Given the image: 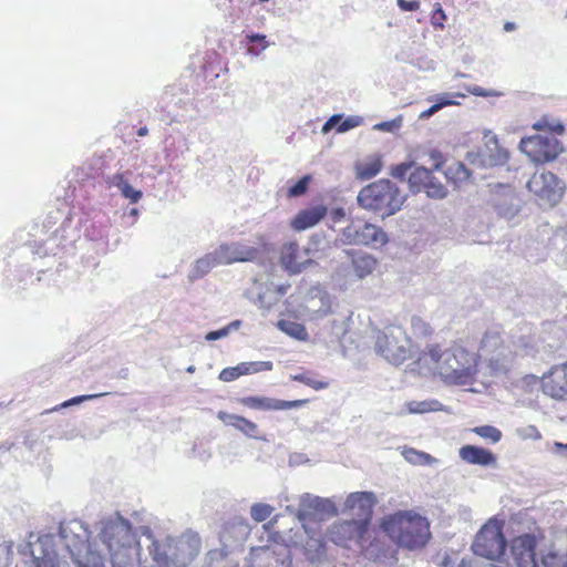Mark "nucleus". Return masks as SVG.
<instances>
[{
	"label": "nucleus",
	"instance_id": "6ab92c4d",
	"mask_svg": "<svg viewBox=\"0 0 567 567\" xmlns=\"http://www.w3.org/2000/svg\"><path fill=\"white\" fill-rule=\"evenodd\" d=\"M272 363L270 361L241 362L236 367L225 368L220 371L218 379L223 382H231L241 375L257 373L260 371H270Z\"/></svg>",
	"mask_w": 567,
	"mask_h": 567
},
{
	"label": "nucleus",
	"instance_id": "1a4fd4ad",
	"mask_svg": "<svg viewBox=\"0 0 567 567\" xmlns=\"http://www.w3.org/2000/svg\"><path fill=\"white\" fill-rule=\"evenodd\" d=\"M519 148L536 164L554 162L564 152L563 144L555 136L542 134L523 137Z\"/></svg>",
	"mask_w": 567,
	"mask_h": 567
},
{
	"label": "nucleus",
	"instance_id": "f3484780",
	"mask_svg": "<svg viewBox=\"0 0 567 567\" xmlns=\"http://www.w3.org/2000/svg\"><path fill=\"white\" fill-rule=\"evenodd\" d=\"M217 417L225 425L233 426L234 429H236L237 431H239L249 439L259 441L266 440L265 435L260 432L258 424L245 416L238 414H230L225 411H219L217 413Z\"/></svg>",
	"mask_w": 567,
	"mask_h": 567
},
{
	"label": "nucleus",
	"instance_id": "a18cd8bd",
	"mask_svg": "<svg viewBox=\"0 0 567 567\" xmlns=\"http://www.w3.org/2000/svg\"><path fill=\"white\" fill-rule=\"evenodd\" d=\"M342 120V115L336 114L332 115L322 126V132L328 133L330 132L336 125L340 124V121Z\"/></svg>",
	"mask_w": 567,
	"mask_h": 567
},
{
	"label": "nucleus",
	"instance_id": "473e14b6",
	"mask_svg": "<svg viewBox=\"0 0 567 567\" xmlns=\"http://www.w3.org/2000/svg\"><path fill=\"white\" fill-rule=\"evenodd\" d=\"M472 431L484 440L497 443L502 439V432L492 425H482L472 429Z\"/></svg>",
	"mask_w": 567,
	"mask_h": 567
},
{
	"label": "nucleus",
	"instance_id": "a211bd4d",
	"mask_svg": "<svg viewBox=\"0 0 567 567\" xmlns=\"http://www.w3.org/2000/svg\"><path fill=\"white\" fill-rule=\"evenodd\" d=\"M279 261L289 274H299L311 264L310 259L302 258L297 243H288L281 247Z\"/></svg>",
	"mask_w": 567,
	"mask_h": 567
},
{
	"label": "nucleus",
	"instance_id": "37998d69",
	"mask_svg": "<svg viewBox=\"0 0 567 567\" xmlns=\"http://www.w3.org/2000/svg\"><path fill=\"white\" fill-rule=\"evenodd\" d=\"M396 4L402 11L412 12L420 9V1L417 0H396Z\"/></svg>",
	"mask_w": 567,
	"mask_h": 567
},
{
	"label": "nucleus",
	"instance_id": "dca6fc26",
	"mask_svg": "<svg viewBox=\"0 0 567 567\" xmlns=\"http://www.w3.org/2000/svg\"><path fill=\"white\" fill-rule=\"evenodd\" d=\"M375 496L372 492H354L347 496L344 511H349L358 516V519H367V525L371 526V518Z\"/></svg>",
	"mask_w": 567,
	"mask_h": 567
},
{
	"label": "nucleus",
	"instance_id": "4468645a",
	"mask_svg": "<svg viewBox=\"0 0 567 567\" xmlns=\"http://www.w3.org/2000/svg\"><path fill=\"white\" fill-rule=\"evenodd\" d=\"M215 256H217L220 265L250 262L259 257V250L256 247L239 241H233L218 246L215 249Z\"/></svg>",
	"mask_w": 567,
	"mask_h": 567
},
{
	"label": "nucleus",
	"instance_id": "c85d7f7f",
	"mask_svg": "<svg viewBox=\"0 0 567 567\" xmlns=\"http://www.w3.org/2000/svg\"><path fill=\"white\" fill-rule=\"evenodd\" d=\"M402 455L408 462L414 465H429L434 461L430 454L417 451L413 447L404 449Z\"/></svg>",
	"mask_w": 567,
	"mask_h": 567
},
{
	"label": "nucleus",
	"instance_id": "c756f323",
	"mask_svg": "<svg viewBox=\"0 0 567 567\" xmlns=\"http://www.w3.org/2000/svg\"><path fill=\"white\" fill-rule=\"evenodd\" d=\"M291 380L300 382L316 391H320L329 386V381L316 379L310 372L293 374L291 375Z\"/></svg>",
	"mask_w": 567,
	"mask_h": 567
},
{
	"label": "nucleus",
	"instance_id": "13d9d810",
	"mask_svg": "<svg viewBox=\"0 0 567 567\" xmlns=\"http://www.w3.org/2000/svg\"><path fill=\"white\" fill-rule=\"evenodd\" d=\"M453 96H456V97H465V94H463V93H455Z\"/></svg>",
	"mask_w": 567,
	"mask_h": 567
},
{
	"label": "nucleus",
	"instance_id": "20e7f679",
	"mask_svg": "<svg viewBox=\"0 0 567 567\" xmlns=\"http://www.w3.org/2000/svg\"><path fill=\"white\" fill-rule=\"evenodd\" d=\"M372 533L367 519H349L333 523L326 536L333 544L344 548L355 545L361 549H368L373 544Z\"/></svg>",
	"mask_w": 567,
	"mask_h": 567
},
{
	"label": "nucleus",
	"instance_id": "9d476101",
	"mask_svg": "<svg viewBox=\"0 0 567 567\" xmlns=\"http://www.w3.org/2000/svg\"><path fill=\"white\" fill-rule=\"evenodd\" d=\"M433 172L424 166L414 167L408 177L409 187L413 193L424 192L430 198L443 199L447 189L433 176Z\"/></svg>",
	"mask_w": 567,
	"mask_h": 567
},
{
	"label": "nucleus",
	"instance_id": "bb28decb",
	"mask_svg": "<svg viewBox=\"0 0 567 567\" xmlns=\"http://www.w3.org/2000/svg\"><path fill=\"white\" fill-rule=\"evenodd\" d=\"M277 327L285 332L286 334L301 341H306L309 337L307 329L303 324L290 321V320H279L277 322Z\"/></svg>",
	"mask_w": 567,
	"mask_h": 567
},
{
	"label": "nucleus",
	"instance_id": "79ce46f5",
	"mask_svg": "<svg viewBox=\"0 0 567 567\" xmlns=\"http://www.w3.org/2000/svg\"><path fill=\"white\" fill-rule=\"evenodd\" d=\"M483 346L484 347H491V346H496V344H503V340L499 336L498 332H487L485 333L484 338H483Z\"/></svg>",
	"mask_w": 567,
	"mask_h": 567
},
{
	"label": "nucleus",
	"instance_id": "f03ea898",
	"mask_svg": "<svg viewBox=\"0 0 567 567\" xmlns=\"http://www.w3.org/2000/svg\"><path fill=\"white\" fill-rule=\"evenodd\" d=\"M404 196L399 187L389 179H379L364 186L358 195L361 207L391 216L401 209Z\"/></svg>",
	"mask_w": 567,
	"mask_h": 567
},
{
	"label": "nucleus",
	"instance_id": "4d7b16f0",
	"mask_svg": "<svg viewBox=\"0 0 567 567\" xmlns=\"http://www.w3.org/2000/svg\"><path fill=\"white\" fill-rule=\"evenodd\" d=\"M47 564H48V561H47V560H43L42 563L38 564V567H45V566H47Z\"/></svg>",
	"mask_w": 567,
	"mask_h": 567
},
{
	"label": "nucleus",
	"instance_id": "412c9836",
	"mask_svg": "<svg viewBox=\"0 0 567 567\" xmlns=\"http://www.w3.org/2000/svg\"><path fill=\"white\" fill-rule=\"evenodd\" d=\"M460 457L467 464L480 466H494L496 465V456L489 450L476 445H463L460 449Z\"/></svg>",
	"mask_w": 567,
	"mask_h": 567
},
{
	"label": "nucleus",
	"instance_id": "49530a36",
	"mask_svg": "<svg viewBox=\"0 0 567 567\" xmlns=\"http://www.w3.org/2000/svg\"><path fill=\"white\" fill-rule=\"evenodd\" d=\"M413 327L415 329H420L421 333H423L424 336H430L433 332L431 327L426 322L422 321L421 319L415 320L413 322Z\"/></svg>",
	"mask_w": 567,
	"mask_h": 567
},
{
	"label": "nucleus",
	"instance_id": "de8ad7c7",
	"mask_svg": "<svg viewBox=\"0 0 567 567\" xmlns=\"http://www.w3.org/2000/svg\"><path fill=\"white\" fill-rule=\"evenodd\" d=\"M227 333H228L227 328H223V329L216 330V331H210L206 334V340L214 341V340H217V339H220V338L227 336Z\"/></svg>",
	"mask_w": 567,
	"mask_h": 567
},
{
	"label": "nucleus",
	"instance_id": "f257e3e1",
	"mask_svg": "<svg viewBox=\"0 0 567 567\" xmlns=\"http://www.w3.org/2000/svg\"><path fill=\"white\" fill-rule=\"evenodd\" d=\"M380 527L399 548L410 551L423 549L432 538L429 519L414 509L384 516Z\"/></svg>",
	"mask_w": 567,
	"mask_h": 567
},
{
	"label": "nucleus",
	"instance_id": "c9c22d12",
	"mask_svg": "<svg viewBox=\"0 0 567 567\" xmlns=\"http://www.w3.org/2000/svg\"><path fill=\"white\" fill-rule=\"evenodd\" d=\"M447 20L446 13L442 6L437 2L434 4V10L431 16V23L435 29L443 30L444 23Z\"/></svg>",
	"mask_w": 567,
	"mask_h": 567
},
{
	"label": "nucleus",
	"instance_id": "393cba45",
	"mask_svg": "<svg viewBox=\"0 0 567 567\" xmlns=\"http://www.w3.org/2000/svg\"><path fill=\"white\" fill-rule=\"evenodd\" d=\"M449 353L450 351H443L440 344H431L420 354L417 363L427 367L433 365L440 372V367Z\"/></svg>",
	"mask_w": 567,
	"mask_h": 567
},
{
	"label": "nucleus",
	"instance_id": "a19ab883",
	"mask_svg": "<svg viewBox=\"0 0 567 567\" xmlns=\"http://www.w3.org/2000/svg\"><path fill=\"white\" fill-rule=\"evenodd\" d=\"M467 92L475 95V96H483V97H489V96H496L498 95L497 92L493 91V90H486L482 86H478V85H474V86H468L467 87Z\"/></svg>",
	"mask_w": 567,
	"mask_h": 567
},
{
	"label": "nucleus",
	"instance_id": "f704fd0d",
	"mask_svg": "<svg viewBox=\"0 0 567 567\" xmlns=\"http://www.w3.org/2000/svg\"><path fill=\"white\" fill-rule=\"evenodd\" d=\"M311 181L310 175H305L301 177L297 183H295L292 186H290L287 190V197L293 198L299 197L306 194L309 187V183Z\"/></svg>",
	"mask_w": 567,
	"mask_h": 567
},
{
	"label": "nucleus",
	"instance_id": "680f3d73",
	"mask_svg": "<svg viewBox=\"0 0 567 567\" xmlns=\"http://www.w3.org/2000/svg\"><path fill=\"white\" fill-rule=\"evenodd\" d=\"M565 446L567 447V444Z\"/></svg>",
	"mask_w": 567,
	"mask_h": 567
},
{
	"label": "nucleus",
	"instance_id": "5701e85b",
	"mask_svg": "<svg viewBox=\"0 0 567 567\" xmlns=\"http://www.w3.org/2000/svg\"><path fill=\"white\" fill-rule=\"evenodd\" d=\"M382 167V157L378 154H373L355 163V176L360 181H367L377 176L381 172Z\"/></svg>",
	"mask_w": 567,
	"mask_h": 567
},
{
	"label": "nucleus",
	"instance_id": "58836bf2",
	"mask_svg": "<svg viewBox=\"0 0 567 567\" xmlns=\"http://www.w3.org/2000/svg\"><path fill=\"white\" fill-rule=\"evenodd\" d=\"M79 567H104L103 558L100 555L90 553L86 555L85 560L78 561Z\"/></svg>",
	"mask_w": 567,
	"mask_h": 567
},
{
	"label": "nucleus",
	"instance_id": "6e6552de",
	"mask_svg": "<svg viewBox=\"0 0 567 567\" xmlns=\"http://www.w3.org/2000/svg\"><path fill=\"white\" fill-rule=\"evenodd\" d=\"M340 240L344 245L382 247L389 238L381 227L361 219H353L342 229Z\"/></svg>",
	"mask_w": 567,
	"mask_h": 567
},
{
	"label": "nucleus",
	"instance_id": "09e8293b",
	"mask_svg": "<svg viewBox=\"0 0 567 567\" xmlns=\"http://www.w3.org/2000/svg\"><path fill=\"white\" fill-rule=\"evenodd\" d=\"M97 395H81V396H75L73 399H71L70 401L68 402H64L62 404V406H68V405H71V404H78V403H81L85 400H90V399H93V398H96Z\"/></svg>",
	"mask_w": 567,
	"mask_h": 567
},
{
	"label": "nucleus",
	"instance_id": "ea45409f",
	"mask_svg": "<svg viewBox=\"0 0 567 567\" xmlns=\"http://www.w3.org/2000/svg\"><path fill=\"white\" fill-rule=\"evenodd\" d=\"M414 166L413 163H401L393 167L392 175L396 178L404 179L409 171Z\"/></svg>",
	"mask_w": 567,
	"mask_h": 567
},
{
	"label": "nucleus",
	"instance_id": "8fccbe9b",
	"mask_svg": "<svg viewBox=\"0 0 567 567\" xmlns=\"http://www.w3.org/2000/svg\"><path fill=\"white\" fill-rule=\"evenodd\" d=\"M265 39H266V35H264V34H249V35H247V40L250 43L264 42Z\"/></svg>",
	"mask_w": 567,
	"mask_h": 567
},
{
	"label": "nucleus",
	"instance_id": "b1692460",
	"mask_svg": "<svg viewBox=\"0 0 567 567\" xmlns=\"http://www.w3.org/2000/svg\"><path fill=\"white\" fill-rule=\"evenodd\" d=\"M442 172L444 173L447 182L453 184L455 187H461L471 178V172L467 167L463 163L456 161L445 165Z\"/></svg>",
	"mask_w": 567,
	"mask_h": 567
},
{
	"label": "nucleus",
	"instance_id": "423d86ee",
	"mask_svg": "<svg viewBox=\"0 0 567 567\" xmlns=\"http://www.w3.org/2000/svg\"><path fill=\"white\" fill-rule=\"evenodd\" d=\"M526 186L540 206L554 207L560 202L565 192L564 182L546 169L536 171Z\"/></svg>",
	"mask_w": 567,
	"mask_h": 567
},
{
	"label": "nucleus",
	"instance_id": "9b49d317",
	"mask_svg": "<svg viewBox=\"0 0 567 567\" xmlns=\"http://www.w3.org/2000/svg\"><path fill=\"white\" fill-rule=\"evenodd\" d=\"M375 350L389 362L399 365L410 358V350L400 344L393 329L380 331L375 338Z\"/></svg>",
	"mask_w": 567,
	"mask_h": 567
},
{
	"label": "nucleus",
	"instance_id": "cd10ccee",
	"mask_svg": "<svg viewBox=\"0 0 567 567\" xmlns=\"http://www.w3.org/2000/svg\"><path fill=\"white\" fill-rule=\"evenodd\" d=\"M533 128L540 132H547L555 135H563L565 126L560 122H554L548 116H543L533 124Z\"/></svg>",
	"mask_w": 567,
	"mask_h": 567
},
{
	"label": "nucleus",
	"instance_id": "39448f33",
	"mask_svg": "<svg viewBox=\"0 0 567 567\" xmlns=\"http://www.w3.org/2000/svg\"><path fill=\"white\" fill-rule=\"evenodd\" d=\"M475 355L461 346H455L450 350L447 357L440 367V374L458 384H465L476 373Z\"/></svg>",
	"mask_w": 567,
	"mask_h": 567
},
{
	"label": "nucleus",
	"instance_id": "f8f14e48",
	"mask_svg": "<svg viewBox=\"0 0 567 567\" xmlns=\"http://www.w3.org/2000/svg\"><path fill=\"white\" fill-rule=\"evenodd\" d=\"M542 537L540 533L523 534L512 539L511 553L518 567H537L536 547Z\"/></svg>",
	"mask_w": 567,
	"mask_h": 567
},
{
	"label": "nucleus",
	"instance_id": "5fc2aeb1",
	"mask_svg": "<svg viewBox=\"0 0 567 567\" xmlns=\"http://www.w3.org/2000/svg\"><path fill=\"white\" fill-rule=\"evenodd\" d=\"M276 520H277V516H276L274 519H271V520H269L268 523H266V524L264 525V528H265L266 530H269V529L274 526V524L276 523Z\"/></svg>",
	"mask_w": 567,
	"mask_h": 567
},
{
	"label": "nucleus",
	"instance_id": "2f4dec72",
	"mask_svg": "<svg viewBox=\"0 0 567 567\" xmlns=\"http://www.w3.org/2000/svg\"><path fill=\"white\" fill-rule=\"evenodd\" d=\"M272 513L274 507L266 503H255L250 507V516L257 523L265 522Z\"/></svg>",
	"mask_w": 567,
	"mask_h": 567
},
{
	"label": "nucleus",
	"instance_id": "72a5a7b5",
	"mask_svg": "<svg viewBox=\"0 0 567 567\" xmlns=\"http://www.w3.org/2000/svg\"><path fill=\"white\" fill-rule=\"evenodd\" d=\"M458 105V102L452 99V95L446 94L437 97V103L430 106L427 110L421 113V117H430L444 106Z\"/></svg>",
	"mask_w": 567,
	"mask_h": 567
},
{
	"label": "nucleus",
	"instance_id": "ddd939ff",
	"mask_svg": "<svg viewBox=\"0 0 567 567\" xmlns=\"http://www.w3.org/2000/svg\"><path fill=\"white\" fill-rule=\"evenodd\" d=\"M544 394L555 400L567 399V361L553 365L540 378Z\"/></svg>",
	"mask_w": 567,
	"mask_h": 567
},
{
	"label": "nucleus",
	"instance_id": "bf43d9fd",
	"mask_svg": "<svg viewBox=\"0 0 567 567\" xmlns=\"http://www.w3.org/2000/svg\"><path fill=\"white\" fill-rule=\"evenodd\" d=\"M506 159H507V153H505V152H504V153L502 154V161H503V162H505Z\"/></svg>",
	"mask_w": 567,
	"mask_h": 567
},
{
	"label": "nucleus",
	"instance_id": "6e6d98bb",
	"mask_svg": "<svg viewBox=\"0 0 567 567\" xmlns=\"http://www.w3.org/2000/svg\"><path fill=\"white\" fill-rule=\"evenodd\" d=\"M147 133H148V130L145 126L144 127H140L138 131H137V135L141 136V137L147 135Z\"/></svg>",
	"mask_w": 567,
	"mask_h": 567
},
{
	"label": "nucleus",
	"instance_id": "2eb2a0df",
	"mask_svg": "<svg viewBox=\"0 0 567 567\" xmlns=\"http://www.w3.org/2000/svg\"><path fill=\"white\" fill-rule=\"evenodd\" d=\"M238 403L245 408L251 410L261 411H281L301 408L309 403V399H298L292 401H286L280 399H274L268 396H243L239 398Z\"/></svg>",
	"mask_w": 567,
	"mask_h": 567
},
{
	"label": "nucleus",
	"instance_id": "7c9ffc66",
	"mask_svg": "<svg viewBox=\"0 0 567 567\" xmlns=\"http://www.w3.org/2000/svg\"><path fill=\"white\" fill-rule=\"evenodd\" d=\"M217 256H215V250L206 254L204 257L199 258L195 264V271L199 276L206 275L210 269L216 266H219Z\"/></svg>",
	"mask_w": 567,
	"mask_h": 567
},
{
	"label": "nucleus",
	"instance_id": "4c0bfd02",
	"mask_svg": "<svg viewBox=\"0 0 567 567\" xmlns=\"http://www.w3.org/2000/svg\"><path fill=\"white\" fill-rule=\"evenodd\" d=\"M362 120L359 116H349L343 121H340V124L337 127L338 133H344L351 128H354L361 124Z\"/></svg>",
	"mask_w": 567,
	"mask_h": 567
},
{
	"label": "nucleus",
	"instance_id": "c03bdc74",
	"mask_svg": "<svg viewBox=\"0 0 567 567\" xmlns=\"http://www.w3.org/2000/svg\"><path fill=\"white\" fill-rule=\"evenodd\" d=\"M406 406L410 413H425L430 411L429 404L426 402L411 401Z\"/></svg>",
	"mask_w": 567,
	"mask_h": 567
},
{
	"label": "nucleus",
	"instance_id": "603ef678",
	"mask_svg": "<svg viewBox=\"0 0 567 567\" xmlns=\"http://www.w3.org/2000/svg\"><path fill=\"white\" fill-rule=\"evenodd\" d=\"M529 431H530V435L535 439V440H539L542 437V434L540 432L537 430V427L535 426H529Z\"/></svg>",
	"mask_w": 567,
	"mask_h": 567
},
{
	"label": "nucleus",
	"instance_id": "4be33fe9",
	"mask_svg": "<svg viewBox=\"0 0 567 567\" xmlns=\"http://www.w3.org/2000/svg\"><path fill=\"white\" fill-rule=\"evenodd\" d=\"M346 254L351 260L355 277L359 279L370 276L378 266V260L367 252L350 249L346 250Z\"/></svg>",
	"mask_w": 567,
	"mask_h": 567
},
{
	"label": "nucleus",
	"instance_id": "a878e982",
	"mask_svg": "<svg viewBox=\"0 0 567 567\" xmlns=\"http://www.w3.org/2000/svg\"><path fill=\"white\" fill-rule=\"evenodd\" d=\"M111 185L118 188L122 196L128 198L131 203H137L142 198V192L134 189L121 173L112 176Z\"/></svg>",
	"mask_w": 567,
	"mask_h": 567
},
{
	"label": "nucleus",
	"instance_id": "7ed1b4c3",
	"mask_svg": "<svg viewBox=\"0 0 567 567\" xmlns=\"http://www.w3.org/2000/svg\"><path fill=\"white\" fill-rule=\"evenodd\" d=\"M152 559L159 567H187L198 554V544L193 545L189 540L154 539L148 547Z\"/></svg>",
	"mask_w": 567,
	"mask_h": 567
},
{
	"label": "nucleus",
	"instance_id": "0eeeda50",
	"mask_svg": "<svg viewBox=\"0 0 567 567\" xmlns=\"http://www.w3.org/2000/svg\"><path fill=\"white\" fill-rule=\"evenodd\" d=\"M506 545L503 523L489 519L476 534L472 550L475 555L496 560L505 553Z\"/></svg>",
	"mask_w": 567,
	"mask_h": 567
},
{
	"label": "nucleus",
	"instance_id": "864d4df0",
	"mask_svg": "<svg viewBox=\"0 0 567 567\" xmlns=\"http://www.w3.org/2000/svg\"><path fill=\"white\" fill-rule=\"evenodd\" d=\"M515 28H516V25L514 22H505L504 23V30L506 32L513 31V30H515Z\"/></svg>",
	"mask_w": 567,
	"mask_h": 567
},
{
	"label": "nucleus",
	"instance_id": "e433bc0d",
	"mask_svg": "<svg viewBox=\"0 0 567 567\" xmlns=\"http://www.w3.org/2000/svg\"><path fill=\"white\" fill-rule=\"evenodd\" d=\"M427 156L432 166L430 169L442 171L446 165V159L444 158V155L442 154V152L437 150L429 151Z\"/></svg>",
	"mask_w": 567,
	"mask_h": 567
},
{
	"label": "nucleus",
	"instance_id": "052dcab7",
	"mask_svg": "<svg viewBox=\"0 0 567 567\" xmlns=\"http://www.w3.org/2000/svg\"><path fill=\"white\" fill-rule=\"evenodd\" d=\"M320 548H321V551L324 553L326 551V547H324V544L323 543H320Z\"/></svg>",
	"mask_w": 567,
	"mask_h": 567
},
{
	"label": "nucleus",
	"instance_id": "3c124183",
	"mask_svg": "<svg viewBox=\"0 0 567 567\" xmlns=\"http://www.w3.org/2000/svg\"><path fill=\"white\" fill-rule=\"evenodd\" d=\"M485 567H513V566L509 565L508 563L497 560L496 563H489V564L485 565Z\"/></svg>",
	"mask_w": 567,
	"mask_h": 567
},
{
	"label": "nucleus",
	"instance_id": "aec40b11",
	"mask_svg": "<svg viewBox=\"0 0 567 567\" xmlns=\"http://www.w3.org/2000/svg\"><path fill=\"white\" fill-rule=\"evenodd\" d=\"M328 209L324 205H317L301 209L291 220L290 226L297 231L316 226L326 217Z\"/></svg>",
	"mask_w": 567,
	"mask_h": 567
}]
</instances>
